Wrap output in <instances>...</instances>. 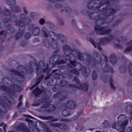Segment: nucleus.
<instances>
[{
    "instance_id": "nucleus-27",
    "label": "nucleus",
    "mask_w": 132,
    "mask_h": 132,
    "mask_svg": "<svg viewBox=\"0 0 132 132\" xmlns=\"http://www.w3.org/2000/svg\"><path fill=\"white\" fill-rule=\"evenodd\" d=\"M98 49L100 50L101 49V47H98Z\"/></svg>"
},
{
    "instance_id": "nucleus-37",
    "label": "nucleus",
    "mask_w": 132,
    "mask_h": 132,
    "mask_svg": "<svg viewBox=\"0 0 132 132\" xmlns=\"http://www.w3.org/2000/svg\"><path fill=\"white\" fill-rule=\"evenodd\" d=\"M1 130V129H0V131Z\"/></svg>"
},
{
    "instance_id": "nucleus-11",
    "label": "nucleus",
    "mask_w": 132,
    "mask_h": 132,
    "mask_svg": "<svg viewBox=\"0 0 132 132\" xmlns=\"http://www.w3.org/2000/svg\"><path fill=\"white\" fill-rule=\"evenodd\" d=\"M41 101H42V100H39L38 101V102H37V103L36 104V106H38V105H40V104L42 102H41Z\"/></svg>"
},
{
    "instance_id": "nucleus-36",
    "label": "nucleus",
    "mask_w": 132,
    "mask_h": 132,
    "mask_svg": "<svg viewBox=\"0 0 132 132\" xmlns=\"http://www.w3.org/2000/svg\"><path fill=\"white\" fill-rule=\"evenodd\" d=\"M94 47H95V48H96V46H95V45H94Z\"/></svg>"
},
{
    "instance_id": "nucleus-20",
    "label": "nucleus",
    "mask_w": 132,
    "mask_h": 132,
    "mask_svg": "<svg viewBox=\"0 0 132 132\" xmlns=\"http://www.w3.org/2000/svg\"><path fill=\"white\" fill-rule=\"evenodd\" d=\"M17 74L18 75V76H22V75L20 73H18Z\"/></svg>"
},
{
    "instance_id": "nucleus-35",
    "label": "nucleus",
    "mask_w": 132,
    "mask_h": 132,
    "mask_svg": "<svg viewBox=\"0 0 132 132\" xmlns=\"http://www.w3.org/2000/svg\"><path fill=\"white\" fill-rule=\"evenodd\" d=\"M52 34H53V35H54V33H52Z\"/></svg>"
},
{
    "instance_id": "nucleus-12",
    "label": "nucleus",
    "mask_w": 132,
    "mask_h": 132,
    "mask_svg": "<svg viewBox=\"0 0 132 132\" xmlns=\"http://www.w3.org/2000/svg\"><path fill=\"white\" fill-rule=\"evenodd\" d=\"M45 22V20L43 19H41L39 21V23L40 24H42Z\"/></svg>"
},
{
    "instance_id": "nucleus-7",
    "label": "nucleus",
    "mask_w": 132,
    "mask_h": 132,
    "mask_svg": "<svg viewBox=\"0 0 132 132\" xmlns=\"http://www.w3.org/2000/svg\"><path fill=\"white\" fill-rule=\"evenodd\" d=\"M129 71L130 73H132V63H130L129 64Z\"/></svg>"
},
{
    "instance_id": "nucleus-21",
    "label": "nucleus",
    "mask_w": 132,
    "mask_h": 132,
    "mask_svg": "<svg viewBox=\"0 0 132 132\" xmlns=\"http://www.w3.org/2000/svg\"><path fill=\"white\" fill-rule=\"evenodd\" d=\"M22 95H21L20 96V99L19 100V101H20L21 100V98H22Z\"/></svg>"
},
{
    "instance_id": "nucleus-2",
    "label": "nucleus",
    "mask_w": 132,
    "mask_h": 132,
    "mask_svg": "<svg viewBox=\"0 0 132 132\" xmlns=\"http://www.w3.org/2000/svg\"><path fill=\"white\" fill-rule=\"evenodd\" d=\"M75 102L72 101H69L67 103V107L70 109L73 108L75 106Z\"/></svg>"
},
{
    "instance_id": "nucleus-4",
    "label": "nucleus",
    "mask_w": 132,
    "mask_h": 132,
    "mask_svg": "<svg viewBox=\"0 0 132 132\" xmlns=\"http://www.w3.org/2000/svg\"><path fill=\"white\" fill-rule=\"evenodd\" d=\"M131 105L130 103L129 105L126 106L125 108V110L127 112L129 111L131 109Z\"/></svg>"
},
{
    "instance_id": "nucleus-3",
    "label": "nucleus",
    "mask_w": 132,
    "mask_h": 132,
    "mask_svg": "<svg viewBox=\"0 0 132 132\" xmlns=\"http://www.w3.org/2000/svg\"><path fill=\"white\" fill-rule=\"evenodd\" d=\"M52 125L53 126L55 127H59L60 128L63 129H65V127H66V126L65 125H64L63 124H61L58 123H53L52 124Z\"/></svg>"
},
{
    "instance_id": "nucleus-1",
    "label": "nucleus",
    "mask_w": 132,
    "mask_h": 132,
    "mask_svg": "<svg viewBox=\"0 0 132 132\" xmlns=\"http://www.w3.org/2000/svg\"><path fill=\"white\" fill-rule=\"evenodd\" d=\"M95 29L96 30H98L101 32V33L102 34H104L108 33V31H109V30H108L105 28H97L96 27L95 28Z\"/></svg>"
},
{
    "instance_id": "nucleus-18",
    "label": "nucleus",
    "mask_w": 132,
    "mask_h": 132,
    "mask_svg": "<svg viewBox=\"0 0 132 132\" xmlns=\"http://www.w3.org/2000/svg\"><path fill=\"white\" fill-rule=\"evenodd\" d=\"M65 111H64L63 112V115L64 116H67L68 115V114H63V113Z\"/></svg>"
},
{
    "instance_id": "nucleus-33",
    "label": "nucleus",
    "mask_w": 132,
    "mask_h": 132,
    "mask_svg": "<svg viewBox=\"0 0 132 132\" xmlns=\"http://www.w3.org/2000/svg\"><path fill=\"white\" fill-rule=\"evenodd\" d=\"M61 37H62V38H64V37H63V36H61Z\"/></svg>"
},
{
    "instance_id": "nucleus-30",
    "label": "nucleus",
    "mask_w": 132,
    "mask_h": 132,
    "mask_svg": "<svg viewBox=\"0 0 132 132\" xmlns=\"http://www.w3.org/2000/svg\"><path fill=\"white\" fill-rule=\"evenodd\" d=\"M44 35L45 36H47V34H45Z\"/></svg>"
},
{
    "instance_id": "nucleus-28",
    "label": "nucleus",
    "mask_w": 132,
    "mask_h": 132,
    "mask_svg": "<svg viewBox=\"0 0 132 132\" xmlns=\"http://www.w3.org/2000/svg\"><path fill=\"white\" fill-rule=\"evenodd\" d=\"M71 63H72V64L73 65H75V64H74V63L73 62V63H72V62H70Z\"/></svg>"
},
{
    "instance_id": "nucleus-29",
    "label": "nucleus",
    "mask_w": 132,
    "mask_h": 132,
    "mask_svg": "<svg viewBox=\"0 0 132 132\" xmlns=\"http://www.w3.org/2000/svg\"><path fill=\"white\" fill-rule=\"evenodd\" d=\"M24 12H26V13H27V11L26 10H25V9H24Z\"/></svg>"
},
{
    "instance_id": "nucleus-14",
    "label": "nucleus",
    "mask_w": 132,
    "mask_h": 132,
    "mask_svg": "<svg viewBox=\"0 0 132 132\" xmlns=\"http://www.w3.org/2000/svg\"><path fill=\"white\" fill-rule=\"evenodd\" d=\"M113 83L111 82L110 83V86H111V88H112L114 89V85H113Z\"/></svg>"
},
{
    "instance_id": "nucleus-32",
    "label": "nucleus",
    "mask_w": 132,
    "mask_h": 132,
    "mask_svg": "<svg viewBox=\"0 0 132 132\" xmlns=\"http://www.w3.org/2000/svg\"><path fill=\"white\" fill-rule=\"evenodd\" d=\"M96 74H95V78H96Z\"/></svg>"
},
{
    "instance_id": "nucleus-15",
    "label": "nucleus",
    "mask_w": 132,
    "mask_h": 132,
    "mask_svg": "<svg viewBox=\"0 0 132 132\" xmlns=\"http://www.w3.org/2000/svg\"><path fill=\"white\" fill-rule=\"evenodd\" d=\"M22 105V103L21 102H20L18 104V107Z\"/></svg>"
},
{
    "instance_id": "nucleus-34",
    "label": "nucleus",
    "mask_w": 132,
    "mask_h": 132,
    "mask_svg": "<svg viewBox=\"0 0 132 132\" xmlns=\"http://www.w3.org/2000/svg\"><path fill=\"white\" fill-rule=\"evenodd\" d=\"M61 63H63V61H61Z\"/></svg>"
},
{
    "instance_id": "nucleus-25",
    "label": "nucleus",
    "mask_w": 132,
    "mask_h": 132,
    "mask_svg": "<svg viewBox=\"0 0 132 132\" xmlns=\"http://www.w3.org/2000/svg\"><path fill=\"white\" fill-rule=\"evenodd\" d=\"M39 29L38 28H37L36 30H37V31H39Z\"/></svg>"
},
{
    "instance_id": "nucleus-38",
    "label": "nucleus",
    "mask_w": 132,
    "mask_h": 132,
    "mask_svg": "<svg viewBox=\"0 0 132 132\" xmlns=\"http://www.w3.org/2000/svg\"><path fill=\"white\" fill-rule=\"evenodd\" d=\"M91 129V130H93V129Z\"/></svg>"
},
{
    "instance_id": "nucleus-22",
    "label": "nucleus",
    "mask_w": 132,
    "mask_h": 132,
    "mask_svg": "<svg viewBox=\"0 0 132 132\" xmlns=\"http://www.w3.org/2000/svg\"><path fill=\"white\" fill-rule=\"evenodd\" d=\"M130 122L131 124L132 125V117L131 118L130 120Z\"/></svg>"
},
{
    "instance_id": "nucleus-13",
    "label": "nucleus",
    "mask_w": 132,
    "mask_h": 132,
    "mask_svg": "<svg viewBox=\"0 0 132 132\" xmlns=\"http://www.w3.org/2000/svg\"><path fill=\"white\" fill-rule=\"evenodd\" d=\"M2 88L3 90H6V91H7V88L6 87V86H2V87H1Z\"/></svg>"
},
{
    "instance_id": "nucleus-19",
    "label": "nucleus",
    "mask_w": 132,
    "mask_h": 132,
    "mask_svg": "<svg viewBox=\"0 0 132 132\" xmlns=\"http://www.w3.org/2000/svg\"><path fill=\"white\" fill-rule=\"evenodd\" d=\"M28 36H28V38L27 37L25 36V38L26 39H28L30 37L29 34H28Z\"/></svg>"
},
{
    "instance_id": "nucleus-16",
    "label": "nucleus",
    "mask_w": 132,
    "mask_h": 132,
    "mask_svg": "<svg viewBox=\"0 0 132 132\" xmlns=\"http://www.w3.org/2000/svg\"><path fill=\"white\" fill-rule=\"evenodd\" d=\"M7 127V125L6 124H5L4 125V126H3V129H4V130H5V128L6 127Z\"/></svg>"
},
{
    "instance_id": "nucleus-24",
    "label": "nucleus",
    "mask_w": 132,
    "mask_h": 132,
    "mask_svg": "<svg viewBox=\"0 0 132 132\" xmlns=\"http://www.w3.org/2000/svg\"><path fill=\"white\" fill-rule=\"evenodd\" d=\"M3 125V123H1L0 124V126H1Z\"/></svg>"
},
{
    "instance_id": "nucleus-26",
    "label": "nucleus",
    "mask_w": 132,
    "mask_h": 132,
    "mask_svg": "<svg viewBox=\"0 0 132 132\" xmlns=\"http://www.w3.org/2000/svg\"><path fill=\"white\" fill-rule=\"evenodd\" d=\"M47 77H48L47 78V77H45V79H48L49 77H48V76H47Z\"/></svg>"
},
{
    "instance_id": "nucleus-10",
    "label": "nucleus",
    "mask_w": 132,
    "mask_h": 132,
    "mask_svg": "<svg viewBox=\"0 0 132 132\" xmlns=\"http://www.w3.org/2000/svg\"><path fill=\"white\" fill-rule=\"evenodd\" d=\"M40 80H39V81L37 82L31 88V89H32L34 88L35 87H36L39 84V83L40 82Z\"/></svg>"
},
{
    "instance_id": "nucleus-8",
    "label": "nucleus",
    "mask_w": 132,
    "mask_h": 132,
    "mask_svg": "<svg viewBox=\"0 0 132 132\" xmlns=\"http://www.w3.org/2000/svg\"><path fill=\"white\" fill-rule=\"evenodd\" d=\"M132 50V48L131 46L130 45L128 46L127 48L126 49L125 51L126 52H128L131 51Z\"/></svg>"
},
{
    "instance_id": "nucleus-17",
    "label": "nucleus",
    "mask_w": 132,
    "mask_h": 132,
    "mask_svg": "<svg viewBox=\"0 0 132 132\" xmlns=\"http://www.w3.org/2000/svg\"><path fill=\"white\" fill-rule=\"evenodd\" d=\"M47 106H45V105H43L42 106V108H47Z\"/></svg>"
},
{
    "instance_id": "nucleus-5",
    "label": "nucleus",
    "mask_w": 132,
    "mask_h": 132,
    "mask_svg": "<svg viewBox=\"0 0 132 132\" xmlns=\"http://www.w3.org/2000/svg\"><path fill=\"white\" fill-rule=\"evenodd\" d=\"M102 126L103 128H106L108 126V122L107 120H104L102 123Z\"/></svg>"
},
{
    "instance_id": "nucleus-9",
    "label": "nucleus",
    "mask_w": 132,
    "mask_h": 132,
    "mask_svg": "<svg viewBox=\"0 0 132 132\" xmlns=\"http://www.w3.org/2000/svg\"><path fill=\"white\" fill-rule=\"evenodd\" d=\"M126 131H127L132 132V127H128L126 129Z\"/></svg>"
},
{
    "instance_id": "nucleus-31",
    "label": "nucleus",
    "mask_w": 132,
    "mask_h": 132,
    "mask_svg": "<svg viewBox=\"0 0 132 132\" xmlns=\"http://www.w3.org/2000/svg\"><path fill=\"white\" fill-rule=\"evenodd\" d=\"M95 132H101L100 131L97 130Z\"/></svg>"
},
{
    "instance_id": "nucleus-6",
    "label": "nucleus",
    "mask_w": 132,
    "mask_h": 132,
    "mask_svg": "<svg viewBox=\"0 0 132 132\" xmlns=\"http://www.w3.org/2000/svg\"><path fill=\"white\" fill-rule=\"evenodd\" d=\"M35 92H36V93L35 94L36 95L41 93L42 92L38 87H36V89L34 91V93H35Z\"/></svg>"
},
{
    "instance_id": "nucleus-23",
    "label": "nucleus",
    "mask_w": 132,
    "mask_h": 132,
    "mask_svg": "<svg viewBox=\"0 0 132 132\" xmlns=\"http://www.w3.org/2000/svg\"><path fill=\"white\" fill-rule=\"evenodd\" d=\"M93 78L94 80H95V78H94V73L93 74Z\"/></svg>"
}]
</instances>
